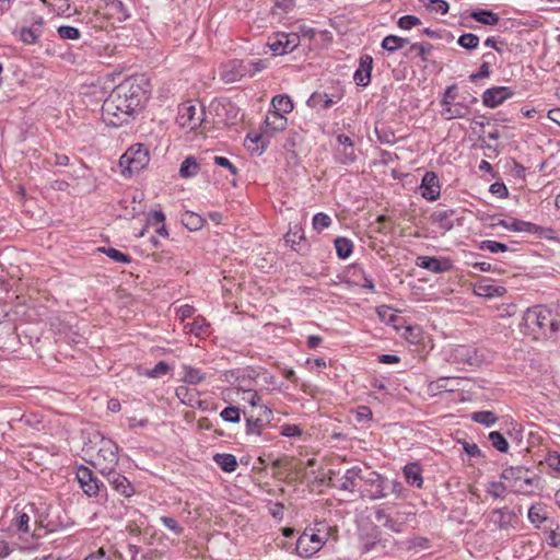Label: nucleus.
<instances>
[{
    "instance_id": "nucleus-41",
    "label": "nucleus",
    "mask_w": 560,
    "mask_h": 560,
    "mask_svg": "<svg viewBox=\"0 0 560 560\" xmlns=\"http://www.w3.org/2000/svg\"><path fill=\"white\" fill-rule=\"evenodd\" d=\"M471 420L491 427L497 422L498 417L492 411H476L471 413Z\"/></svg>"
},
{
    "instance_id": "nucleus-52",
    "label": "nucleus",
    "mask_w": 560,
    "mask_h": 560,
    "mask_svg": "<svg viewBox=\"0 0 560 560\" xmlns=\"http://www.w3.org/2000/svg\"><path fill=\"white\" fill-rule=\"evenodd\" d=\"M505 490V485L500 481H491L487 487V493L494 499L503 498Z\"/></svg>"
},
{
    "instance_id": "nucleus-21",
    "label": "nucleus",
    "mask_w": 560,
    "mask_h": 560,
    "mask_svg": "<svg viewBox=\"0 0 560 560\" xmlns=\"http://www.w3.org/2000/svg\"><path fill=\"white\" fill-rule=\"evenodd\" d=\"M373 59L370 55L360 58L359 68L355 70L353 80L359 86H366L371 81Z\"/></svg>"
},
{
    "instance_id": "nucleus-12",
    "label": "nucleus",
    "mask_w": 560,
    "mask_h": 560,
    "mask_svg": "<svg viewBox=\"0 0 560 560\" xmlns=\"http://www.w3.org/2000/svg\"><path fill=\"white\" fill-rule=\"evenodd\" d=\"M221 77L226 83L236 82L244 77H252L250 63L245 60H232L224 66Z\"/></svg>"
},
{
    "instance_id": "nucleus-40",
    "label": "nucleus",
    "mask_w": 560,
    "mask_h": 560,
    "mask_svg": "<svg viewBox=\"0 0 560 560\" xmlns=\"http://www.w3.org/2000/svg\"><path fill=\"white\" fill-rule=\"evenodd\" d=\"M175 395L186 406L195 407V402L200 404V400H197L194 393L186 386H178Z\"/></svg>"
},
{
    "instance_id": "nucleus-14",
    "label": "nucleus",
    "mask_w": 560,
    "mask_h": 560,
    "mask_svg": "<svg viewBox=\"0 0 560 560\" xmlns=\"http://www.w3.org/2000/svg\"><path fill=\"white\" fill-rule=\"evenodd\" d=\"M77 479L86 495L93 497L100 492V486L102 483L90 468L80 466L77 470Z\"/></svg>"
},
{
    "instance_id": "nucleus-30",
    "label": "nucleus",
    "mask_w": 560,
    "mask_h": 560,
    "mask_svg": "<svg viewBox=\"0 0 560 560\" xmlns=\"http://www.w3.org/2000/svg\"><path fill=\"white\" fill-rule=\"evenodd\" d=\"M470 18L485 25H497L500 21V16L497 13L486 9L472 11Z\"/></svg>"
},
{
    "instance_id": "nucleus-24",
    "label": "nucleus",
    "mask_w": 560,
    "mask_h": 560,
    "mask_svg": "<svg viewBox=\"0 0 560 560\" xmlns=\"http://www.w3.org/2000/svg\"><path fill=\"white\" fill-rule=\"evenodd\" d=\"M442 106V110H441V115L446 119V120H452V119H456V118H464L468 115L469 113V106L467 104H465L464 102H457V103H450V105H441Z\"/></svg>"
},
{
    "instance_id": "nucleus-51",
    "label": "nucleus",
    "mask_w": 560,
    "mask_h": 560,
    "mask_svg": "<svg viewBox=\"0 0 560 560\" xmlns=\"http://www.w3.org/2000/svg\"><path fill=\"white\" fill-rule=\"evenodd\" d=\"M57 33L62 39H79L81 36V33L77 27L69 25L59 26Z\"/></svg>"
},
{
    "instance_id": "nucleus-13",
    "label": "nucleus",
    "mask_w": 560,
    "mask_h": 560,
    "mask_svg": "<svg viewBox=\"0 0 560 560\" xmlns=\"http://www.w3.org/2000/svg\"><path fill=\"white\" fill-rule=\"evenodd\" d=\"M513 95L514 91L510 86H494L483 92L482 103L487 107L495 108Z\"/></svg>"
},
{
    "instance_id": "nucleus-37",
    "label": "nucleus",
    "mask_w": 560,
    "mask_h": 560,
    "mask_svg": "<svg viewBox=\"0 0 560 560\" xmlns=\"http://www.w3.org/2000/svg\"><path fill=\"white\" fill-rule=\"evenodd\" d=\"M97 252L105 254L116 262L129 264L131 261V257L128 254H125L114 247H98Z\"/></svg>"
},
{
    "instance_id": "nucleus-26",
    "label": "nucleus",
    "mask_w": 560,
    "mask_h": 560,
    "mask_svg": "<svg viewBox=\"0 0 560 560\" xmlns=\"http://www.w3.org/2000/svg\"><path fill=\"white\" fill-rule=\"evenodd\" d=\"M184 330L196 337H205L210 334V325L203 317L198 316L191 323L185 324Z\"/></svg>"
},
{
    "instance_id": "nucleus-38",
    "label": "nucleus",
    "mask_w": 560,
    "mask_h": 560,
    "mask_svg": "<svg viewBox=\"0 0 560 560\" xmlns=\"http://www.w3.org/2000/svg\"><path fill=\"white\" fill-rule=\"evenodd\" d=\"M375 520L383 524V526L387 527L388 529L393 532H400V524L397 523L395 520H393L389 514L385 512L383 509H377L375 511Z\"/></svg>"
},
{
    "instance_id": "nucleus-57",
    "label": "nucleus",
    "mask_w": 560,
    "mask_h": 560,
    "mask_svg": "<svg viewBox=\"0 0 560 560\" xmlns=\"http://www.w3.org/2000/svg\"><path fill=\"white\" fill-rule=\"evenodd\" d=\"M397 24L402 30H411L412 27L420 25L421 21L415 15H404L399 18Z\"/></svg>"
},
{
    "instance_id": "nucleus-48",
    "label": "nucleus",
    "mask_w": 560,
    "mask_h": 560,
    "mask_svg": "<svg viewBox=\"0 0 560 560\" xmlns=\"http://www.w3.org/2000/svg\"><path fill=\"white\" fill-rule=\"evenodd\" d=\"M312 224L314 230H316L317 232H322L323 230L330 226L331 218L324 212H318L313 217Z\"/></svg>"
},
{
    "instance_id": "nucleus-29",
    "label": "nucleus",
    "mask_w": 560,
    "mask_h": 560,
    "mask_svg": "<svg viewBox=\"0 0 560 560\" xmlns=\"http://www.w3.org/2000/svg\"><path fill=\"white\" fill-rule=\"evenodd\" d=\"M200 171V164L197 159L192 155L187 156L180 164L179 175L183 178L195 177Z\"/></svg>"
},
{
    "instance_id": "nucleus-31",
    "label": "nucleus",
    "mask_w": 560,
    "mask_h": 560,
    "mask_svg": "<svg viewBox=\"0 0 560 560\" xmlns=\"http://www.w3.org/2000/svg\"><path fill=\"white\" fill-rule=\"evenodd\" d=\"M213 462L225 472H233L236 470V457L229 453L215 454Z\"/></svg>"
},
{
    "instance_id": "nucleus-5",
    "label": "nucleus",
    "mask_w": 560,
    "mask_h": 560,
    "mask_svg": "<svg viewBox=\"0 0 560 560\" xmlns=\"http://www.w3.org/2000/svg\"><path fill=\"white\" fill-rule=\"evenodd\" d=\"M150 161L149 151L141 143L132 144L119 159L124 176H132L143 170Z\"/></svg>"
},
{
    "instance_id": "nucleus-6",
    "label": "nucleus",
    "mask_w": 560,
    "mask_h": 560,
    "mask_svg": "<svg viewBox=\"0 0 560 560\" xmlns=\"http://www.w3.org/2000/svg\"><path fill=\"white\" fill-rule=\"evenodd\" d=\"M317 525L326 527L324 523ZM327 538L326 528H306L296 541V552L303 558H310L323 548Z\"/></svg>"
},
{
    "instance_id": "nucleus-47",
    "label": "nucleus",
    "mask_w": 560,
    "mask_h": 560,
    "mask_svg": "<svg viewBox=\"0 0 560 560\" xmlns=\"http://www.w3.org/2000/svg\"><path fill=\"white\" fill-rule=\"evenodd\" d=\"M489 441L492 446L502 453H506L509 450V443L506 439L498 431H493L489 434Z\"/></svg>"
},
{
    "instance_id": "nucleus-1",
    "label": "nucleus",
    "mask_w": 560,
    "mask_h": 560,
    "mask_svg": "<svg viewBox=\"0 0 560 560\" xmlns=\"http://www.w3.org/2000/svg\"><path fill=\"white\" fill-rule=\"evenodd\" d=\"M144 80L128 78L109 93L102 105V116L106 124L120 126L148 100Z\"/></svg>"
},
{
    "instance_id": "nucleus-18",
    "label": "nucleus",
    "mask_w": 560,
    "mask_h": 560,
    "mask_svg": "<svg viewBox=\"0 0 560 560\" xmlns=\"http://www.w3.org/2000/svg\"><path fill=\"white\" fill-rule=\"evenodd\" d=\"M493 225L502 226L506 230L514 231V232H525V233H530V234H537L541 230L540 226H538L532 222L518 220L515 218H511V219H506V220L505 219L499 220Z\"/></svg>"
},
{
    "instance_id": "nucleus-11",
    "label": "nucleus",
    "mask_w": 560,
    "mask_h": 560,
    "mask_svg": "<svg viewBox=\"0 0 560 560\" xmlns=\"http://www.w3.org/2000/svg\"><path fill=\"white\" fill-rule=\"evenodd\" d=\"M101 474L114 470L118 464V446L112 441H104L96 455Z\"/></svg>"
},
{
    "instance_id": "nucleus-22",
    "label": "nucleus",
    "mask_w": 560,
    "mask_h": 560,
    "mask_svg": "<svg viewBox=\"0 0 560 560\" xmlns=\"http://www.w3.org/2000/svg\"><path fill=\"white\" fill-rule=\"evenodd\" d=\"M515 514L508 508L494 509L489 514V521L498 529H508L512 526Z\"/></svg>"
},
{
    "instance_id": "nucleus-50",
    "label": "nucleus",
    "mask_w": 560,
    "mask_h": 560,
    "mask_svg": "<svg viewBox=\"0 0 560 560\" xmlns=\"http://www.w3.org/2000/svg\"><path fill=\"white\" fill-rule=\"evenodd\" d=\"M424 7L431 12H440L446 14L448 12V3L444 0H423Z\"/></svg>"
},
{
    "instance_id": "nucleus-46",
    "label": "nucleus",
    "mask_w": 560,
    "mask_h": 560,
    "mask_svg": "<svg viewBox=\"0 0 560 560\" xmlns=\"http://www.w3.org/2000/svg\"><path fill=\"white\" fill-rule=\"evenodd\" d=\"M261 418L250 416L246 418V433L260 435L261 429L266 425Z\"/></svg>"
},
{
    "instance_id": "nucleus-19",
    "label": "nucleus",
    "mask_w": 560,
    "mask_h": 560,
    "mask_svg": "<svg viewBox=\"0 0 560 560\" xmlns=\"http://www.w3.org/2000/svg\"><path fill=\"white\" fill-rule=\"evenodd\" d=\"M456 213L457 211L455 209H439L431 214V221L445 233L454 228Z\"/></svg>"
},
{
    "instance_id": "nucleus-32",
    "label": "nucleus",
    "mask_w": 560,
    "mask_h": 560,
    "mask_svg": "<svg viewBox=\"0 0 560 560\" xmlns=\"http://www.w3.org/2000/svg\"><path fill=\"white\" fill-rule=\"evenodd\" d=\"M334 101L328 94L314 92L307 100V105L313 108L327 109L334 105Z\"/></svg>"
},
{
    "instance_id": "nucleus-64",
    "label": "nucleus",
    "mask_w": 560,
    "mask_h": 560,
    "mask_svg": "<svg viewBox=\"0 0 560 560\" xmlns=\"http://www.w3.org/2000/svg\"><path fill=\"white\" fill-rule=\"evenodd\" d=\"M170 371V365L164 362L160 361L155 364V366L148 373L150 377H159L162 375H165Z\"/></svg>"
},
{
    "instance_id": "nucleus-2",
    "label": "nucleus",
    "mask_w": 560,
    "mask_h": 560,
    "mask_svg": "<svg viewBox=\"0 0 560 560\" xmlns=\"http://www.w3.org/2000/svg\"><path fill=\"white\" fill-rule=\"evenodd\" d=\"M501 478L508 482L515 493L533 495L541 490V478L522 466H511L503 469Z\"/></svg>"
},
{
    "instance_id": "nucleus-59",
    "label": "nucleus",
    "mask_w": 560,
    "mask_h": 560,
    "mask_svg": "<svg viewBox=\"0 0 560 560\" xmlns=\"http://www.w3.org/2000/svg\"><path fill=\"white\" fill-rule=\"evenodd\" d=\"M547 466L553 471L560 474V453L558 452H548L546 456Z\"/></svg>"
},
{
    "instance_id": "nucleus-44",
    "label": "nucleus",
    "mask_w": 560,
    "mask_h": 560,
    "mask_svg": "<svg viewBox=\"0 0 560 560\" xmlns=\"http://www.w3.org/2000/svg\"><path fill=\"white\" fill-rule=\"evenodd\" d=\"M483 62L481 63L479 70L476 73L470 74V81L475 82L478 79L488 78L490 75V65L486 59L494 58L492 52H487L482 56Z\"/></svg>"
},
{
    "instance_id": "nucleus-8",
    "label": "nucleus",
    "mask_w": 560,
    "mask_h": 560,
    "mask_svg": "<svg viewBox=\"0 0 560 560\" xmlns=\"http://www.w3.org/2000/svg\"><path fill=\"white\" fill-rule=\"evenodd\" d=\"M205 120V110L201 106L186 102L179 105L177 113V124L182 128L195 130L201 126Z\"/></svg>"
},
{
    "instance_id": "nucleus-4",
    "label": "nucleus",
    "mask_w": 560,
    "mask_h": 560,
    "mask_svg": "<svg viewBox=\"0 0 560 560\" xmlns=\"http://www.w3.org/2000/svg\"><path fill=\"white\" fill-rule=\"evenodd\" d=\"M287 125L288 119L283 114L269 110L266 115L261 131L259 133H248L246 139L253 143H260L261 150H264L268 145L270 138L277 132L283 131Z\"/></svg>"
},
{
    "instance_id": "nucleus-36",
    "label": "nucleus",
    "mask_w": 560,
    "mask_h": 560,
    "mask_svg": "<svg viewBox=\"0 0 560 560\" xmlns=\"http://www.w3.org/2000/svg\"><path fill=\"white\" fill-rule=\"evenodd\" d=\"M433 46L431 44H412L408 51L406 52L407 57H412L413 55L419 57L422 61L428 60V55L432 51Z\"/></svg>"
},
{
    "instance_id": "nucleus-43",
    "label": "nucleus",
    "mask_w": 560,
    "mask_h": 560,
    "mask_svg": "<svg viewBox=\"0 0 560 560\" xmlns=\"http://www.w3.org/2000/svg\"><path fill=\"white\" fill-rule=\"evenodd\" d=\"M457 44L467 50H474L479 45V37L472 33H465L459 36Z\"/></svg>"
},
{
    "instance_id": "nucleus-54",
    "label": "nucleus",
    "mask_w": 560,
    "mask_h": 560,
    "mask_svg": "<svg viewBox=\"0 0 560 560\" xmlns=\"http://www.w3.org/2000/svg\"><path fill=\"white\" fill-rule=\"evenodd\" d=\"M160 522L175 535H182L184 532V528L171 516H161Z\"/></svg>"
},
{
    "instance_id": "nucleus-28",
    "label": "nucleus",
    "mask_w": 560,
    "mask_h": 560,
    "mask_svg": "<svg viewBox=\"0 0 560 560\" xmlns=\"http://www.w3.org/2000/svg\"><path fill=\"white\" fill-rule=\"evenodd\" d=\"M180 222L189 231H198L203 226L205 219L200 214L187 210L180 213Z\"/></svg>"
},
{
    "instance_id": "nucleus-27",
    "label": "nucleus",
    "mask_w": 560,
    "mask_h": 560,
    "mask_svg": "<svg viewBox=\"0 0 560 560\" xmlns=\"http://www.w3.org/2000/svg\"><path fill=\"white\" fill-rule=\"evenodd\" d=\"M182 381L186 384L198 385L206 380V373H203L200 369L194 368L191 365H182Z\"/></svg>"
},
{
    "instance_id": "nucleus-3",
    "label": "nucleus",
    "mask_w": 560,
    "mask_h": 560,
    "mask_svg": "<svg viewBox=\"0 0 560 560\" xmlns=\"http://www.w3.org/2000/svg\"><path fill=\"white\" fill-rule=\"evenodd\" d=\"M524 326L533 334L551 337L560 330V318L552 317L551 311L541 305L527 308L523 316Z\"/></svg>"
},
{
    "instance_id": "nucleus-39",
    "label": "nucleus",
    "mask_w": 560,
    "mask_h": 560,
    "mask_svg": "<svg viewBox=\"0 0 560 560\" xmlns=\"http://www.w3.org/2000/svg\"><path fill=\"white\" fill-rule=\"evenodd\" d=\"M43 31L37 27H22L20 31V39L26 44H35L42 36Z\"/></svg>"
},
{
    "instance_id": "nucleus-53",
    "label": "nucleus",
    "mask_w": 560,
    "mask_h": 560,
    "mask_svg": "<svg viewBox=\"0 0 560 560\" xmlns=\"http://www.w3.org/2000/svg\"><path fill=\"white\" fill-rule=\"evenodd\" d=\"M482 250H489L490 253H503L508 250V246L497 241H482L480 244Z\"/></svg>"
},
{
    "instance_id": "nucleus-16",
    "label": "nucleus",
    "mask_w": 560,
    "mask_h": 560,
    "mask_svg": "<svg viewBox=\"0 0 560 560\" xmlns=\"http://www.w3.org/2000/svg\"><path fill=\"white\" fill-rule=\"evenodd\" d=\"M421 196L429 200L434 201L440 197L441 185L438 175L434 172H427L420 185Z\"/></svg>"
},
{
    "instance_id": "nucleus-23",
    "label": "nucleus",
    "mask_w": 560,
    "mask_h": 560,
    "mask_svg": "<svg viewBox=\"0 0 560 560\" xmlns=\"http://www.w3.org/2000/svg\"><path fill=\"white\" fill-rule=\"evenodd\" d=\"M458 380V377H440L428 384V393L431 396H436L443 392L453 393L457 389L453 383Z\"/></svg>"
},
{
    "instance_id": "nucleus-42",
    "label": "nucleus",
    "mask_w": 560,
    "mask_h": 560,
    "mask_svg": "<svg viewBox=\"0 0 560 560\" xmlns=\"http://www.w3.org/2000/svg\"><path fill=\"white\" fill-rule=\"evenodd\" d=\"M355 159L354 145L345 147L336 154V161L345 165L353 163Z\"/></svg>"
},
{
    "instance_id": "nucleus-55",
    "label": "nucleus",
    "mask_w": 560,
    "mask_h": 560,
    "mask_svg": "<svg viewBox=\"0 0 560 560\" xmlns=\"http://www.w3.org/2000/svg\"><path fill=\"white\" fill-rule=\"evenodd\" d=\"M242 399L248 402L252 407L258 408L261 405V397L254 389H244Z\"/></svg>"
},
{
    "instance_id": "nucleus-58",
    "label": "nucleus",
    "mask_w": 560,
    "mask_h": 560,
    "mask_svg": "<svg viewBox=\"0 0 560 560\" xmlns=\"http://www.w3.org/2000/svg\"><path fill=\"white\" fill-rule=\"evenodd\" d=\"M377 314L380 318L387 324H392L397 319V315H395L393 310L386 305L377 307Z\"/></svg>"
},
{
    "instance_id": "nucleus-62",
    "label": "nucleus",
    "mask_w": 560,
    "mask_h": 560,
    "mask_svg": "<svg viewBox=\"0 0 560 560\" xmlns=\"http://www.w3.org/2000/svg\"><path fill=\"white\" fill-rule=\"evenodd\" d=\"M457 94L458 91L456 84L447 86L445 92L443 93L441 105H450V103L454 102V100L457 97Z\"/></svg>"
},
{
    "instance_id": "nucleus-10",
    "label": "nucleus",
    "mask_w": 560,
    "mask_h": 560,
    "mask_svg": "<svg viewBox=\"0 0 560 560\" xmlns=\"http://www.w3.org/2000/svg\"><path fill=\"white\" fill-rule=\"evenodd\" d=\"M299 45L300 36L296 33H277L268 40V46L276 56L289 54Z\"/></svg>"
},
{
    "instance_id": "nucleus-61",
    "label": "nucleus",
    "mask_w": 560,
    "mask_h": 560,
    "mask_svg": "<svg viewBox=\"0 0 560 560\" xmlns=\"http://www.w3.org/2000/svg\"><path fill=\"white\" fill-rule=\"evenodd\" d=\"M8 316V310L5 305L0 304V329L8 334L13 335L15 327L10 323H4V318Z\"/></svg>"
},
{
    "instance_id": "nucleus-17",
    "label": "nucleus",
    "mask_w": 560,
    "mask_h": 560,
    "mask_svg": "<svg viewBox=\"0 0 560 560\" xmlns=\"http://www.w3.org/2000/svg\"><path fill=\"white\" fill-rule=\"evenodd\" d=\"M362 470L363 468L360 466H353L347 469L339 479V489L349 492H360Z\"/></svg>"
},
{
    "instance_id": "nucleus-56",
    "label": "nucleus",
    "mask_w": 560,
    "mask_h": 560,
    "mask_svg": "<svg viewBox=\"0 0 560 560\" xmlns=\"http://www.w3.org/2000/svg\"><path fill=\"white\" fill-rule=\"evenodd\" d=\"M213 164L226 168L233 176H236L238 173L237 167L225 156H214Z\"/></svg>"
},
{
    "instance_id": "nucleus-20",
    "label": "nucleus",
    "mask_w": 560,
    "mask_h": 560,
    "mask_svg": "<svg viewBox=\"0 0 560 560\" xmlns=\"http://www.w3.org/2000/svg\"><path fill=\"white\" fill-rule=\"evenodd\" d=\"M417 266L429 271H432L434 273H441L450 270L452 264L448 259H440L430 256H419L417 258Z\"/></svg>"
},
{
    "instance_id": "nucleus-35",
    "label": "nucleus",
    "mask_w": 560,
    "mask_h": 560,
    "mask_svg": "<svg viewBox=\"0 0 560 560\" xmlns=\"http://www.w3.org/2000/svg\"><path fill=\"white\" fill-rule=\"evenodd\" d=\"M335 248L337 256L341 259L348 258L353 250V243L346 237H337L335 240Z\"/></svg>"
},
{
    "instance_id": "nucleus-25",
    "label": "nucleus",
    "mask_w": 560,
    "mask_h": 560,
    "mask_svg": "<svg viewBox=\"0 0 560 560\" xmlns=\"http://www.w3.org/2000/svg\"><path fill=\"white\" fill-rule=\"evenodd\" d=\"M404 476L408 485L415 488H422V468L418 463H409L404 467Z\"/></svg>"
},
{
    "instance_id": "nucleus-33",
    "label": "nucleus",
    "mask_w": 560,
    "mask_h": 560,
    "mask_svg": "<svg viewBox=\"0 0 560 560\" xmlns=\"http://www.w3.org/2000/svg\"><path fill=\"white\" fill-rule=\"evenodd\" d=\"M271 105L273 112H280V114H289L293 110V103L288 95H276L272 97Z\"/></svg>"
},
{
    "instance_id": "nucleus-34",
    "label": "nucleus",
    "mask_w": 560,
    "mask_h": 560,
    "mask_svg": "<svg viewBox=\"0 0 560 560\" xmlns=\"http://www.w3.org/2000/svg\"><path fill=\"white\" fill-rule=\"evenodd\" d=\"M408 43H409V40L407 38L399 37L396 35H388L383 38L381 46L383 49H385L389 52H394V51L402 48L404 46H406Z\"/></svg>"
},
{
    "instance_id": "nucleus-9",
    "label": "nucleus",
    "mask_w": 560,
    "mask_h": 560,
    "mask_svg": "<svg viewBox=\"0 0 560 560\" xmlns=\"http://www.w3.org/2000/svg\"><path fill=\"white\" fill-rule=\"evenodd\" d=\"M451 358L455 363L467 364L474 368L480 366L487 360L483 350L465 345L455 347L452 351Z\"/></svg>"
},
{
    "instance_id": "nucleus-49",
    "label": "nucleus",
    "mask_w": 560,
    "mask_h": 560,
    "mask_svg": "<svg viewBox=\"0 0 560 560\" xmlns=\"http://www.w3.org/2000/svg\"><path fill=\"white\" fill-rule=\"evenodd\" d=\"M220 417L225 422L237 423L241 420L240 409L234 406L226 407L220 412Z\"/></svg>"
},
{
    "instance_id": "nucleus-63",
    "label": "nucleus",
    "mask_w": 560,
    "mask_h": 560,
    "mask_svg": "<svg viewBox=\"0 0 560 560\" xmlns=\"http://www.w3.org/2000/svg\"><path fill=\"white\" fill-rule=\"evenodd\" d=\"M280 434L287 438L300 436L302 430L295 424H283L280 428Z\"/></svg>"
},
{
    "instance_id": "nucleus-60",
    "label": "nucleus",
    "mask_w": 560,
    "mask_h": 560,
    "mask_svg": "<svg viewBox=\"0 0 560 560\" xmlns=\"http://www.w3.org/2000/svg\"><path fill=\"white\" fill-rule=\"evenodd\" d=\"M302 229L299 225H294L291 228L289 232L284 235V240L288 244L292 246L298 243V241L302 240Z\"/></svg>"
},
{
    "instance_id": "nucleus-7",
    "label": "nucleus",
    "mask_w": 560,
    "mask_h": 560,
    "mask_svg": "<svg viewBox=\"0 0 560 560\" xmlns=\"http://www.w3.org/2000/svg\"><path fill=\"white\" fill-rule=\"evenodd\" d=\"M387 478L376 471L370 470L369 467H363L361 476L360 494L362 498L369 500H378L385 498Z\"/></svg>"
},
{
    "instance_id": "nucleus-45",
    "label": "nucleus",
    "mask_w": 560,
    "mask_h": 560,
    "mask_svg": "<svg viewBox=\"0 0 560 560\" xmlns=\"http://www.w3.org/2000/svg\"><path fill=\"white\" fill-rule=\"evenodd\" d=\"M528 518L530 523H533L536 527H539L546 521V515L544 513V509L537 504L532 505L528 510Z\"/></svg>"
},
{
    "instance_id": "nucleus-15",
    "label": "nucleus",
    "mask_w": 560,
    "mask_h": 560,
    "mask_svg": "<svg viewBox=\"0 0 560 560\" xmlns=\"http://www.w3.org/2000/svg\"><path fill=\"white\" fill-rule=\"evenodd\" d=\"M113 489L125 498H130L135 493V488L131 482L121 474L114 470H108L103 474Z\"/></svg>"
}]
</instances>
